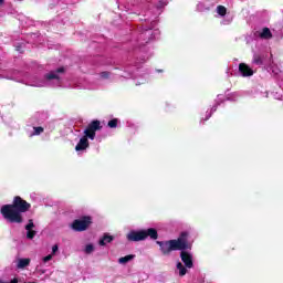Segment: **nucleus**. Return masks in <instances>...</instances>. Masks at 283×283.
I'll use <instances>...</instances> for the list:
<instances>
[{
	"label": "nucleus",
	"mask_w": 283,
	"mask_h": 283,
	"mask_svg": "<svg viewBox=\"0 0 283 283\" xmlns=\"http://www.w3.org/2000/svg\"><path fill=\"white\" fill-rule=\"evenodd\" d=\"M4 0H0V4L3 3Z\"/></svg>",
	"instance_id": "nucleus-26"
},
{
	"label": "nucleus",
	"mask_w": 283,
	"mask_h": 283,
	"mask_svg": "<svg viewBox=\"0 0 283 283\" xmlns=\"http://www.w3.org/2000/svg\"><path fill=\"white\" fill-rule=\"evenodd\" d=\"M97 129H101V122L93 120L88 127L84 130L85 136H87L91 140H94L96 138V132Z\"/></svg>",
	"instance_id": "nucleus-5"
},
{
	"label": "nucleus",
	"mask_w": 283,
	"mask_h": 283,
	"mask_svg": "<svg viewBox=\"0 0 283 283\" xmlns=\"http://www.w3.org/2000/svg\"><path fill=\"white\" fill-rule=\"evenodd\" d=\"M25 266H30V259H19L17 263V268L25 269Z\"/></svg>",
	"instance_id": "nucleus-13"
},
{
	"label": "nucleus",
	"mask_w": 283,
	"mask_h": 283,
	"mask_svg": "<svg viewBox=\"0 0 283 283\" xmlns=\"http://www.w3.org/2000/svg\"><path fill=\"white\" fill-rule=\"evenodd\" d=\"M59 251V245L57 244H55V245H53L52 247V253H51V255H56V252Z\"/></svg>",
	"instance_id": "nucleus-21"
},
{
	"label": "nucleus",
	"mask_w": 283,
	"mask_h": 283,
	"mask_svg": "<svg viewBox=\"0 0 283 283\" xmlns=\"http://www.w3.org/2000/svg\"><path fill=\"white\" fill-rule=\"evenodd\" d=\"M177 269L179 270V275H181V276L187 275V268H185V265H182V263L178 262Z\"/></svg>",
	"instance_id": "nucleus-15"
},
{
	"label": "nucleus",
	"mask_w": 283,
	"mask_h": 283,
	"mask_svg": "<svg viewBox=\"0 0 283 283\" xmlns=\"http://www.w3.org/2000/svg\"><path fill=\"white\" fill-rule=\"evenodd\" d=\"M63 72H65V69L60 67L56 71L46 74V80L48 81H52L53 78L60 80L61 78L60 74H63Z\"/></svg>",
	"instance_id": "nucleus-10"
},
{
	"label": "nucleus",
	"mask_w": 283,
	"mask_h": 283,
	"mask_svg": "<svg viewBox=\"0 0 283 283\" xmlns=\"http://www.w3.org/2000/svg\"><path fill=\"white\" fill-rule=\"evenodd\" d=\"M34 133L31 134V136H39L40 134H43V127H34Z\"/></svg>",
	"instance_id": "nucleus-18"
},
{
	"label": "nucleus",
	"mask_w": 283,
	"mask_h": 283,
	"mask_svg": "<svg viewBox=\"0 0 283 283\" xmlns=\"http://www.w3.org/2000/svg\"><path fill=\"white\" fill-rule=\"evenodd\" d=\"M90 224H92V218L90 217H84L80 220H75L72 223V229H74V231H85Z\"/></svg>",
	"instance_id": "nucleus-4"
},
{
	"label": "nucleus",
	"mask_w": 283,
	"mask_h": 283,
	"mask_svg": "<svg viewBox=\"0 0 283 283\" xmlns=\"http://www.w3.org/2000/svg\"><path fill=\"white\" fill-rule=\"evenodd\" d=\"M87 138H90V137L87 135H84L80 139V142L75 146V151H77V153L85 151V149H87V147H90V140H87Z\"/></svg>",
	"instance_id": "nucleus-7"
},
{
	"label": "nucleus",
	"mask_w": 283,
	"mask_h": 283,
	"mask_svg": "<svg viewBox=\"0 0 283 283\" xmlns=\"http://www.w3.org/2000/svg\"><path fill=\"white\" fill-rule=\"evenodd\" d=\"M9 283H19V279H18V277H14V279H12Z\"/></svg>",
	"instance_id": "nucleus-23"
},
{
	"label": "nucleus",
	"mask_w": 283,
	"mask_h": 283,
	"mask_svg": "<svg viewBox=\"0 0 283 283\" xmlns=\"http://www.w3.org/2000/svg\"><path fill=\"white\" fill-rule=\"evenodd\" d=\"M35 87H45V84H35Z\"/></svg>",
	"instance_id": "nucleus-24"
},
{
	"label": "nucleus",
	"mask_w": 283,
	"mask_h": 283,
	"mask_svg": "<svg viewBox=\"0 0 283 283\" xmlns=\"http://www.w3.org/2000/svg\"><path fill=\"white\" fill-rule=\"evenodd\" d=\"M261 39H271L273 34H271V30L269 28H264L260 33Z\"/></svg>",
	"instance_id": "nucleus-14"
},
{
	"label": "nucleus",
	"mask_w": 283,
	"mask_h": 283,
	"mask_svg": "<svg viewBox=\"0 0 283 283\" xmlns=\"http://www.w3.org/2000/svg\"><path fill=\"white\" fill-rule=\"evenodd\" d=\"M27 230V238L29 240H32L34 235H36V231H34V222L32 220H29V223L25 226Z\"/></svg>",
	"instance_id": "nucleus-9"
},
{
	"label": "nucleus",
	"mask_w": 283,
	"mask_h": 283,
	"mask_svg": "<svg viewBox=\"0 0 283 283\" xmlns=\"http://www.w3.org/2000/svg\"><path fill=\"white\" fill-rule=\"evenodd\" d=\"M253 62L254 63H260V57H255Z\"/></svg>",
	"instance_id": "nucleus-25"
},
{
	"label": "nucleus",
	"mask_w": 283,
	"mask_h": 283,
	"mask_svg": "<svg viewBox=\"0 0 283 283\" xmlns=\"http://www.w3.org/2000/svg\"><path fill=\"white\" fill-rule=\"evenodd\" d=\"M187 232H182L176 240L170 241H157L160 247V251L164 255H169L171 251H185V249H191V244L187 242Z\"/></svg>",
	"instance_id": "nucleus-2"
},
{
	"label": "nucleus",
	"mask_w": 283,
	"mask_h": 283,
	"mask_svg": "<svg viewBox=\"0 0 283 283\" xmlns=\"http://www.w3.org/2000/svg\"><path fill=\"white\" fill-rule=\"evenodd\" d=\"M102 78H108L109 77V73L108 72H103L101 73Z\"/></svg>",
	"instance_id": "nucleus-22"
},
{
	"label": "nucleus",
	"mask_w": 283,
	"mask_h": 283,
	"mask_svg": "<svg viewBox=\"0 0 283 283\" xmlns=\"http://www.w3.org/2000/svg\"><path fill=\"white\" fill-rule=\"evenodd\" d=\"M114 240V237L109 234H105L101 240H99V245L105 247V244H109Z\"/></svg>",
	"instance_id": "nucleus-11"
},
{
	"label": "nucleus",
	"mask_w": 283,
	"mask_h": 283,
	"mask_svg": "<svg viewBox=\"0 0 283 283\" xmlns=\"http://www.w3.org/2000/svg\"><path fill=\"white\" fill-rule=\"evenodd\" d=\"M30 203L21 197H15L12 205H4L1 207L0 213H2L7 222H12L15 224H21L23 222V216L25 211L30 210Z\"/></svg>",
	"instance_id": "nucleus-1"
},
{
	"label": "nucleus",
	"mask_w": 283,
	"mask_h": 283,
	"mask_svg": "<svg viewBox=\"0 0 283 283\" xmlns=\"http://www.w3.org/2000/svg\"><path fill=\"white\" fill-rule=\"evenodd\" d=\"M136 258L134 254H128L126 256H122L118 259V264H127L128 262H132Z\"/></svg>",
	"instance_id": "nucleus-12"
},
{
	"label": "nucleus",
	"mask_w": 283,
	"mask_h": 283,
	"mask_svg": "<svg viewBox=\"0 0 283 283\" xmlns=\"http://www.w3.org/2000/svg\"><path fill=\"white\" fill-rule=\"evenodd\" d=\"M217 12L220 14V17H224V14H227V8L224 6H218Z\"/></svg>",
	"instance_id": "nucleus-16"
},
{
	"label": "nucleus",
	"mask_w": 283,
	"mask_h": 283,
	"mask_svg": "<svg viewBox=\"0 0 283 283\" xmlns=\"http://www.w3.org/2000/svg\"><path fill=\"white\" fill-rule=\"evenodd\" d=\"M52 258H54V256L52 254H49V255L42 258V262L44 264H48V262H50V260H52Z\"/></svg>",
	"instance_id": "nucleus-20"
},
{
	"label": "nucleus",
	"mask_w": 283,
	"mask_h": 283,
	"mask_svg": "<svg viewBox=\"0 0 283 283\" xmlns=\"http://www.w3.org/2000/svg\"><path fill=\"white\" fill-rule=\"evenodd\" d=\"M118 125V119H112L108 122V127L114 128Z\"/></svg>",
	"instance_id": "nucleus-19"
},
{
	"label": "nucleus",
	"mask_w": 283,
	"mask_h": 283,
	"mask_svg": "<svg viewBox=\"0 0 283 283\" xmlns=\"http://www.w3.org/2000/svg\"><path fill=\"white\" fill-rule=\"evenodd\" d=\"M239 72L242 76H253V69H250L245 63L239 65Z\"/></svg>",
	"instance_id": "nucleus-8"
},
{
	"label": "nucleus",
	"mask_w": 283,
	"mask_h": 283,
	"mask_svg": "<svg viewBox=\"0 0 283 283\" xmlns=\"http://www.w3.org/2000/svg\"><path fill=\"white\" fill-rule=\"evenodd\" d=\"M84 253H94V245L93 244H87L84 249Z\"/></svg>",
	"instance_id": "nucleus-17"
},
{
	"label": "nucleus",
	"mask_w": 283,
	"mask_h": 283,
	"mask_svg": "<svg viewBox=\"0 0 283 283\" xmlns=\"http://www.w3.org/2000/svg\"><path fill=\"white\" fill-rule=\"evenodd\" d=\"M150 238L151 240H158V231L156 229L149 228L147 230H133L127 234V240L130 242H140L143 240H147Z\"/></svg>",
	"instance_id": "nucleus-3"
},
{
	"label": "nucleus",
	"mask_w": 283,
	"mask_h": 283,
	"mask_svg": "<svg viewBox=\"0 0 283 283\" xmlns=\"http://www.w3.org/2000/svg\"><path fill=\"white\" fill-rule=\"evenodd\" d=\"M180 258H181L184 264L187 266V269L193 268V256L191 255V253L182 250Z\"/></svg>",
	"instance_id": "nucleus-6"
}]
</instances>
